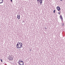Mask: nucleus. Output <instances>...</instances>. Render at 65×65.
<instances>
[{"label": "nucleus", "instance_id": "39448f33", "mask_svg": "<svg viewBox=\"0 0 65 65\" xmlns=\"http://www.w3.org/2000/svg\"><path fill=\"white\" fill-rule=\"evenodd\" d=\"M60 19H61V21H63V17H62V15H61L60 16Z\"/></svg>", "mask_w": 65, "mask_h": 65}, {"label": "nucleus", "instance_id": "0eeeda50", "mask_svg": "<svg viewBox=\"0 0 65 65\" xmlns=\"http://www.w3.org/2000/svg\"><path fill=\"white\" fill-rule=\"evenodd\" d=\"M37 1L39 2L40 3H42V0H37Z\"/></svg>", "mask_w": 65, "mask_h": 65}, {"label": "nucleus", "instance_id": "9d476101", "mask_svg": "<svg viewBox=\"0 0 65 65\" xmlns=\"http://www.w3.org/2000/svg\"><path fill=\"white\" fill-rule=\"evenodd\" d=\"M58 13L59 14H60L61 13L60 12H59Z\"/></svg>", "mask_w": 65, "mask_h": 65}, {"label": "nucleus", "instance_id": "20e7f679", "mask_svg": "<svg viewBox=\"0 0 65 65\" xmlns=\"http://www.w3.org/2000/svg\"><path fill=\"white\" fill-rule=\"evenodd\" d=\"M57 10L58 11H60V10H61V9L60 8L59 6L57 7Z\"/></svg>", "mask_w": 65, "mask_h": 65}, {"label": "nucleus", "instance_id": "9b49d317", "mask_svg": "<svg viewBox=\"0 0 65 65\" xmlns=\"http://www.w3.org/2000/svg\"><path fill=\"white\" fill-rule=\"evenodd\" d=\"M1 60L2 62H3V61H2V59H1Z\"/></svg>", "mask_w": 65, "mask_h": 65}, {"label": "nucleus", "instance_id": "423d86ee", "mask_svg": "<svg viewBox=\"0 0 65 65\" xmlns=\"http://www.w3.org/2000/svg\"><path fill=\"white\" fill-rule=\"evenodd\" d=\"M20 15H18L17 17V18L18 19V20H19V19H20Z\"/></svg>", "mask_w": 65, "mask_h": 65}, {"label": "nucleus", "instance_id": "f03ea898", "mask_svg": "<svg viewBox=\"0 0 65 65\" xmlns=\"http://www.w3.org/2000/svg\"><path fill=\"white\" fill-rule=\"evenodd\" d=\"M19 63L20 65H24V62L23 61H19Z\"/></svg>", "mask_w": 65, "mask_h": 65}, {"label": "nucleus", "instance_id": "f8f14e48", "mask_svg": "<svg viewBox=\"0 0 65 65\" xmlns=\"http://www.w3.org/2000/svg\"><path fill=\"white\" fill-rule=\"evenodd\" d=\"M11 2H12V0H11Z\"/></svg>", "mask_w": 65, "mask_h": 65}, {"label": "nucleus", "instance_id": "7ed1b4c3", "mask_svg": "<svg viewBox=\"0 0 65 65\" xmlns=\"http://www.w3.org/2000/svg\"><path fill=\"white\" fill-rule=\"evenodd\" d=\"M9 60H10V61H12V60H13V57H11L10 56H9Z\"/></svg>", "mask_w": 65, "mask_h": 65}, {"label": "nucleus", "instance_id": "6e6552de", "mask_svg": "<svg viewBox=\"0 0 65 65\" xmlns=\"http://www.w3.org/2000/svg\"><path fill=\"white\" fill-rule=\"evenodd\" d=\"M3 2V0H0V3H2Z\"/></svg>", "mask_w": 65, "mask_h": 65}, {"label": "nucleus", "instance_id": "ddd939ff", "mask_svg": "<svg viewBox=\"0 0 65 65\" xmlns=\"http://www.w3.org/2000/svg\"><path fill=\"white\" fill-rule=\"evenodd\" d=\"M60 0V1H62V0Z\"/></svg>", "mask_w": 65, "mask_h": 65}, {"label": "nucleus", "instance_id": "1a4fd4ad", "mask_svg": "<svg viewBox=\"0 0 65 65\" xmlns=\"http://www.w3.org/2000/svg\"><path fill=\"white\" fill-rule=\"evenodd\" d=\"M56 10H54L53 11V12L54 13H55V11Z\"/></svg>", "mask_w": 65, "mask_h": 65}, {"label": "nucleus", "instance_id": "f257e3e1", "mask_svg": "<svg viewBox=\"0 0 65 65\" xmlns=\"http://www.w3.org/2000/svg\"><path fill=\"white\" fill-rule=\"evenodd\" d=\"M22 43H21L18 42L17 44V46L18 48H21L22 47Z\"/></svg>", "mask_w": 65, "mask_h": 65}]
</instances>
